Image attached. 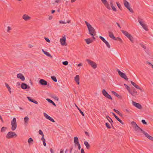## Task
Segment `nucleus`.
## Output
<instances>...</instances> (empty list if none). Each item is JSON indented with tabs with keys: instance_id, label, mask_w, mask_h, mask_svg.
Listing matches in <instances>:
<instances>
[{
	"instance_id": "f8f14e48",
	"label": "nucleus",
	"mask_w": 153,
	"mask_h": 153,
	"mask_svg": "<svg viewBox=\"0 0 153 153\" xmlns=\"http://www.w3.org/2000/svg\"><path fill=\"white\" fill-rule=\"evenodd\" d=\"M39 83L43 85H46L47 84V82L45 80L41 79H40Z\"/></svg>"
},
{
	"instance_id": "f03ea898",
	"label": "nucleus",
	"mask_w": 153,
	"mask_h": 153,
	"mask_svg": "<svg viewBox=\"0 0 153 153\" xmlns=\"http://www.w3.org/2000/svg\"><path fill=\"white\" fill-rule=\"evenodd\" d=\"M131 124L133 126V127L135 131L137 132L140 131L143 133V132H145V131L138 126L135 122L134 121L132 122H131Z\"/></svg>"
},
{
	"instance_id": "aec40b11",
	"label": "nucleus",
	"mask_w": 153,
	"mask_h": 153,
	"mask_svg": "<svg viewBox=\"0 0 153 153\" xmlns=\"http://www.w3.org/2000/svg\"><path fill=\"white\" fill-rule=\"evenodd\" d=\"M21 87L23 89H26L28 88L27 85L26 84L23 83L21 84Z\"/></svg>"
},
{
	"instance_id": "8fccbe9b",
	"label": "nucleus",
	"mask_w": 153,
	"mask_h": 153,
	"mask_svg": "<svg viewBox=\"0 0 153 153\" xmlns=\"http://www.w3.org/2000/svg\"><path fill=\"white\" fill-rule=\"evenodd\" d=\"M106 97L107 98H108L109 99H111V100H112V98L111 97V96L109 94L108 95V96H107V97Z\"/></svg>"
},
{
	"instance_id": "2f4dec72",
	"label": "nucleus",
	"mask_w": 153,
	"mask_h": 153,
	"mask_svg": "<svg viewBox=\"0 0 153 153\" xmlns=\"http://www.w3.org/2000/svg\"><path fill=\"white\" fill-rule=\"evenodd\" d=\"M111 93L113 94L116 97H120V95L117 94L116 92H115V91H111Z\"/></svg>"
},
{
	"instance_id": "774afa93",
	"label": "nucleus",
	"mask_w": 153,
	"mask_h": 153,
	"mask_svg": "<svg viewBox=\"0 0 153 153\" xmlns=\"http://www.w3.org/2000/svg\"><path fill=\"white\" fill-rule=\"evenodd\" d=\"M81 153H85L83 149H81Z\"/></svg>"
},
{
	"instance_id": "2eb2a0df",
	"label": "nucleus",
	"mask_w": 153,
	"mask_h": 153,
	"mask_svg": "<svg viewBox=\"0 0 153 153\" xmlns=\"http://www.w3.org/2000/svg\"><path fill=\"white\" fill-rule=\"evenodd\" d=\"M138 22H139L140 25L143 27V26H144L146 24L144 23V22H143V19L140 18L139 17L138 18Z\"/></svg>"
},
{
	"instance_id": "f704fd0d",
	"label": "nucleus",
	"mask_w": 153,
	"mask_h": 153,
	"mask_svg": "<svg viewBox=\"0 0 153 153\" xmlns=\"http://www.w3.org/2000/svg\"><path fill=\"white\" fill-rule=\"evenodd\" d=\"M51 78L55 82H56L57 81L56 78L54 76H51Z\"/></svg>"
},
{
	"instance_id": "b1692460",
	"label": "nucleus",
	"mask_w": 153,
	"mask_h": 153,
	"mask_svg": "<svg viewBox=\"0 0 153 153\" xmlns=\"http://www.w3.org/2000/svg\"><path fill=\"white\" fill-rule=\"evenodd\" d=\"M121 32L122 33L125 35L127 37H128L129 35H130L127 31H124L123 30H121Z\"/></svg>"
},
{
	"instance_id": "052dcab7",
	"label": "nucleus",
	"mask_w": 153,
	"mask_h": 153,
	"mask_svg": "<svg viewBox=\"0 0 153 153\" xmlns=\"http://www.w3.org/2000/svg\"><path fill=\"white\" fill-rule=\"evenodd\" d=\"M131 83L132 85H133L134 87H135L136 85L135 83H134L133 81H131Z\"/></svg>"
},
{
	"instance_id": "72a5a7b5",
	"label": "nucleus",
	"mask_w": 153,
	"mask_h": 153,
	"mask_svg": "<svg viewBox=\"0 0 153 153\" xmlns=\"http://www.w3.org/2000/svg\"><path fill=\"white\" fill-rule=\"evenodd\" d=\"M59 22L60 24H66L67 23H69L70 22V21H68L67 22H65V21H59Z\"/></svg>"
},
{
	"instance_id": "3c124183",
	"label": "nucleus",
	"mask_w": 153,
	"mask_h": 153,
	"mask_svg": "<svg viewBox=\"0 0 153 153\" xmlns=\"http://www.w3.org/2000/svg\"><path fill=\"white\" fill-rule=\"evenodd\" d=\"M53 98L56 100L58 101L59 100V98L58 97L56 96H53Z\"/></svg>"
},
{
	"instance_id": "6e6d98bb",
	"label": "nucleus",
	"mask_w": 153,
	"mask_h": 153,
	"mask_svg": "<svg viewBox=\"0 0 153 153\" xmlns=\"http://www.w3.org/2000/svg\"><path fill=\"white\" fill-rule=\"evenodd\" d=\"M134 87L137 89L141 90V89L140 88L139 86L137 85H136Z\"/></svg>"
},
{
	"instance_id": "4c0bfd02",
	"label": "nucleus",
	"mask_w": 153,
	"mask_h": 153,
	"mask_svg": "<svg viewBox=\"0 0 153 153\" xmlns=\"http://www.w3.org/2000/svg\"><path fill=\"white\" fill-rule=\"evenodd\" d=\"M133 92H132V93L133 94V95H132L133 96H134V94H137V91L135 90V89L134 88H133Z\"/></svg>"
},
{
	"instance_id": "473e14b6",
	"label": "nucleus",
	"mask_w": 153,
	"mask_h": 153,
	"mask_svg": "<svg viewBox=\"0 0 153 153\" xmlns=\"http://www.w3.org/2000/svg\"><path fill=\"white\" fill-rule=\"evenodd\" d=\"M7 129V127H2L1 130V132H4L5 131L6 129Z\"/></svg>"
},
{
	"instance_id": "0e129e2a",
	"label": "nucleus",
	"mask_w": 153,
	"mask_h": 153,
	"mask_svg": "<svg viewBox=\"0 0 153 153\" xmlns=\"http://www.w3.org/2000/svg\"><path fill=\"white\" fill-rule=\"evenodd\" d=\"M113 1H111L110 2V3L111 5V7H112L113 6Z\"/></svg>"
},
{
	"instance_id": "680f3d73",
	"label": "nucleus",
	"mask_w": 153,
	"mask_h": 153,
	"mask_svg": "<svg viewBox=\"0 0 153 153\" xmlns=\"http://www.w3.org/2000/svg\"><path fill=\"white\" fill-rule=\"evenodd\" d=\"M43 145L44 146H46V142H45V140H44L43 141Z\"/></svg>"
},
{
	"instance_id": "a19ab883",
	"label": "nucleus",
	"mask_w": 153,
	"mask_h": 153,
	"mask_svg": "<svg viewBox=\"0 0 153 153\" xmlns=\"http://www.w3.org/2000/svg\"><path fill=\"white\" fill-rule=\"evenodd\" d=\"M108 93L105 91V89H103L102 90V94L104 95L107 94Z\"/></svg>"
},
{
	"instance_id": "6e6552de",
	"label": "nucleus",
	"mask_w": 153,
	"mask_h": 153,
	"mask_svg": "<svg viewBox=\"0 0 153 153\" xmlns=\"http://www.w3.org/2000/svg\"><path fill=\"white\" fill-rule=\"evenodd\" d=\"M99 38L105 43L107 47L109 48L110 47V46L109 43L104 38L101 36H99Z\"/></svg>"
},
{
	"instance_id": "9d476101",
	"label": "nucleus",
	"mask_w": 153,
	"mask_h": 153,
	"mask_svg": "<svg viewBox=\"0 0 153 153\" xmlns=\"http://www.w3.org/2000/svg\"><path fill=\"white\" fill-rule=\"evenodd\" d=\"M17 77L18 78L20 79L22 81H24L25 80V78L24 76L21 73L18 74Z\"/></svg>"
},
{
	"instance_id": "e433bc0d",
	"label": "nucleus",
	"mask_w": 153,
	"mask_h": 153,
	"mask_svg": "<svg viewBox=\"0 0 153 153\" xmlns=\"http://www.w3.org/2000/svg\"><path fill=\"white\" fill-rule=\"evenodd\" d=\"M143 28L146 31H148V29L147 28V26L146 25H144V26H143Z\"/></svg>"
},
{
	"instance_id": "20e7f679",
	"label": "nucleus",
	"mask_w": 153,
	"mask_h": 153,
	"mask_svg": "<svg viewBox=\"0 0 153 153\" xmlns=\"http://www.w3.org/2000/svg\"><path fill=\"white\" fill-rule=\"evenodd\" d=\"M17 136V134L14 132L13 131L9 132L6 135V137L8 139L13 138Z\"/></svg>"
},
{
	"instance_id": "bb28decb",
	"label": "nucleus",
	"mask_w": 153,
	"mask_h": 153,
	"mask_svg": "<svg viewBox=\"0 0 153 153\" xmlns=\"http://www.w3.org/2000/svg\"><path fill=\"white\" fill-rule=\"evenodd\" d=\"M125 87L128 91V92L131 95H133V94L132 93V92L130 90V87L127 85V86H126V87Z\"/></svg>"
},
{
	"instance_id": "a211bd4d",
	"label": "nucleus",
	"mask_w": 153,
	"mask_h": 153,
	"mask_svg": "<svg viewBox=\"0 0 153 153\" xmlns=\"http://www.w3.org/2000/svg\"><path fill=\"white\" fill-rule=\"evenodd\" d=\"M29 120V117H25L24 119V124L25 125H27L28 124V121Z\"/></svg>"
},
{
	"instance_id": "6ab92c4d",
	"label": "nucleus",
	"mask_w": 153,
	"mask_h": 153,
	"mask_svg": "<svg viewBox=\"0 0 153 153\" xmlns=\"http://www.w3.org/2000/svg\"><path fill=\"white\" fill-rule=\"evenodd\" d=\"M42 51L44 53V54L46 55L48 57H49L51 58H52V56L49 53V52L45 51L43 49L42 50Z\"/></svg>"
},
{
	"instance_id": "5fc2aeb1",
	"label": "nucleus",
	"mask_w": 153,
	"mask_h": 153,
	"mask_svg": "<svg viewBox=\"0 0 153 153\" xmlns=\"http://www.w3.org/2000/svg\"><path fill=\"white\" fill-rule=\"evenodd\" d=\"M110 120H108L109 121V122L111 123V125L112 126V123H113V121L111 118H110Z\"/></svg>"
},
{
	"instance_id": "423d86ee",
	"label": "nucleus",
	"mask_w": 153,
	"mask_h": 153,
	"mask_svg": "<svg viewBox=\"0 0 153 153\" xmlns=\"http://www.w3.org/2000/svg\"><path fill=\"white\" fill-rule=\"evenodd\" d=\"M86 61L87 62L88 64L91 66L93 68L95 69L97 68V65L95 62L88 59H87Z\"/></svg>"
},
{
	"instance_id": "ddd939ff",
	"label": "nucleus",
	"mask_w": 153,
	"mask_h": 153,
	"mask_svg": "<svg viewBox=\"0 0 153 153\" xmlns=\"http://www.w3.org/2000/svg\"><path fill=\"white\" fill-rule=\"evenodd\" d=\"M143 134L145 135V136L147 138H149L151 140L153 141V137L149 135L146 132H143Z\"/></svg>"
},
{
	"instance_id": "ea45409f",
	"label": "nucleus",
	"mask_w": 153,
	"mask_h": 153,
	"mask_svg": "<svg viewBox=\"0 0 153 153\" xmlns=\"http://www.w3.org/2000/svg\"><path fill=\"white\" fill-rule=\"evenodd\" d=\"M105 125L106 126V127L110 129L111 128V127L110 126L109 124L108 123H106Z\"/></svg>"
},
{
	"instance_id": "393cba45",
	"label": "nucleus",
	"mask_w": 153,
	"mask_h": 153,
	"mask_svg": "<svg viewBox=\"0 0 153 153\" xmlns=\"http://www.w3.org/2000/svg\"><path fill=\"white\" fill-rule=\"evenodd\" d=\"M85 41L87 44H89L92 42L93 40L90 38L85 39Z\"/></svg>"
},
{
	"instance_id": "1a4fd4ad",
	"label": "nucleus",
	"mask_w": 153,
	"mask_h": 153,
	"mask_svg": "<svg viewBox=\"0 0 153 153\" xmlns=\"http://www.w3.org/2000/svg\"><path fill=\"white\" fill-rule=\"evenodd\" d=\"M101 1L107 9L109 10L111 9L110 5L106 0H101Z\"/></svg>"
},
{
	"instance_id": "9b49d317",
	"label": "nucleus",
	"mask_w": 153,
	"mask_h": 153,
	"mask_svg": "<svg viewBox=\"0 0 153 153\" xmlns=\"http://www.w3.org/2000/svg\"><path fill=\"white\" fill-rule=\"evenodd\" d=\"M133 105L139 109H141L142 108V106L139 103H136L134 101H132V102Z\"/></svg>"
},
{
	"instance_id": "58836bf2",
	"label": "nucleus",
	"mask_w": 153,
	"mask_h": 153,
	"mask_svg": "<svg viewBox=\"0 0 153 153\" xmlns=\"http://www.w3.org/2000/svg\"><path fill=\"white\" fill-rule=\"evenodd\" d=\"M62 64L65 65H67L68 64V62L67 61L63 62Z\"/></svg>"
},
{
	"instance_id": "69168bd1",
	"label": "nucleus",
	"mask_w": 153,
	"mask_h": 153,
	"mask_svg": "<svg viewBox=\"0 0 153 153\" xmlns=\"http://www.w3.org/2000/svg\"><path fill=\"white\" fill-rule=\"evenodd\" d=\"M44 135L42 136V138H41V140H42V141L44 140H45V139L44 138Z\"/></svg>"
},
{
	"instance_id": "412c9836",
	"label": "nucleus",
	"mask_w": 153,
	"mask_h": 153,
	"mask_svg": "<svg viewBox=\"0 0 153 153\" xmlns=\"http://www.w3.org/2000/svg\"><path fill=\"white\" fill-rule=\"evenodd\" d=\"M74 142L75 146H76V144L79 143V140L77 137H74Z\"/></svg>"
},
{
	"instance_id": "4be33fe9",
	"label": "nucleus",
	"mask_w": 153,
	"mask_h": 153,
	"mask_svg": "<svg viewBox=\"0 0 153 153\" xmlns=\"http://www.w3.org/2000/svg\"><path fill=\"white\" fill-rule=\"evenodd\" d=\"M23 19L25 21L27 20L30 19V17L29 16H28L25 14L23 15L22 16Z\"/></svg>"
},
{
	"instance_id": "864d4df0",
	"label": "nucleus",
	"mask_w": 153,
	"mask_h": 153,
	"mask_svg": "<svg viewBox=\"0 0 153 153\" xmlns=\"http://www.w3.org/2000/svg\"><path fill=\"white\" fill-rule=\"evenodd\" d=\"M116 4H117V6L120 9V7H121V6L120 5V4L119 3H118L117 2H116Z\"/></svg>"
},
{
	"instance_id": "f3484780",
	"label": "nucleus",
	"mask_w": 153,
	"mask_h": 153,
	"mask_svg": "<svg viewBox=\"0 0 153 153\" xmlns=\"http://www.w3.org/2000/svg\"><path fill=\"white\" fill-rule=\"evenodd\" d=\"M74 80L76 82L77 84L79 85V75H76L74 78Z\"/></svg>"
},
{
	"instance_id": "603ef678",
	"label": "nucleus",
	"mask_w": 153,
	"mask_h": 153,
	"mask_svg": "<svg viewBox=\"0 0 153 153\" xmlns=\"http://www.w3.org/2000/svg\"><path fill=\"white\" fill-rule=\"evenodd\" d=\"M147 63L150 66H151L153 69V65L151 63L148 62H147Z\"/></svg>"
},
{
	"instance_id": "bf43d9fd",
	"label": "nucleus",
	"mask_w": 153,
	"mask_h": 153,
	"mask_svg": "<svg viewBox=\"0 0 153 153\" xmlns=\"http://www.w3.org/2000/svg\"><path fill=\"white\" fill-rule=\"evenodd\" d=\"M111 7H112V10L114 11H116L117 10H116V9L115 8V7L114 6H113Z\"/></svg>"
},
{
	"instance_id": "cd10ccee",
	"label": "nucleus",
	"mask_w": 153,
	"mask_h": 153,
	"mask_svg": "<svg viewBox=\"0 0 153 153\" xmlns=\"http://www.w3.org/2000/svg\"><path fill=\"white\" fill-rule=\"evenodd\" d=\"M127 38H128L129 39V40L131 42H134V39L131 35L130 34L129 35Z\"/></svg>"
},
{
	"instance_id": "e2e57ef3",
	"label": "nucleus",
	"mask_w": 153,
	"mask_h": 153,
	"mask_svg": "<svg viewBox=\"0 0 153 153\" xmlns=\"http://www.w3.org/2000/svg\"><path fill=\"white\" fill-rule=\"evenodd\" d=\"M50 120L51 121L53 122H55L54 120L51 117L49 120Z\"/></svg>"
},
{
	"instance_id": "13d9d810",
	"label": "nucleus",
	"mask_w": 153,
	"mask_h": 153,
	"mask_svg": "<svg viewBox=\"0 0 153 153\" xmlns=\"http://www.w3.org/2000/svg\"><path fill=\"white\" fill-rule=\"evenodd\" d=\"M45 40L48 42H50V40L49 39L47 38H45Z\"/></svg>"
},
{
	"instance_id": "a18cd8bd",
	"label": "nucleus",
	"mask_w": 153,
	"mask_h": 153,
	"mask_svg": "<svg viewBox=\"0 0 153 153\" xmlns=\"http://www.w3.org/2000/svg\"><path fill=\"white\" fill-rule=\"evenodd\" d=\"M76 146H78V148L79 150H80L81 149V146L79 143L77 144H76Z\"/></svg>"
},
{
	"instance_id": "0eeeda50",
	"label": "nucleus",
	"mask_w": 153,
	"mask_h": 153,
	"mask_svg": "<svg viewBox=\"0 0 153 153\" xmlns=\"http://www.w3.org/2000/svg\"><path fill=\"white\" fill-rule=\"evenodd\" d=\"M124 6L131 13L133 12V10L130 7V4L126 0H124Z\"/></svg>"
},
{
	"instance_id": "49530a36",
	"label": "nucleus",
	"mask_w": 153,
	"mask_h": 153,
	"mask_svg": "<svg viewBox=\"0 0 153 153\" xmlns=\"http://www.w3.org/2000/svg\"><path fill=\"white\" fill-rule=\"evenodd\" d=\"M141 122L144 124L146 125L147 124V123L146 122L145 120H142L141 121Z\"/></svg>"
},
{
	"instance_id": "de8ad7c7",
	"label": "nucleus",
	"mask_w": 153,
	"mask_h": 153,
	"mask_svg": "<svg viewBox=\"0 0 153 153\" xmlns=\"http://www.w3.org/2000/svg\"><path fill=\"white\" fill-rule=\"evenodd\" d=\"M11 30V28L10 26H8L7 27V31L8 32H9L10 30Z\"/></svg>"
},
{
	"instance_id": "c85d7f7f",
	"label": "nucleus",
	"mask_w": 153,
	"mask_h": 153,
	"mask_svg": "<svg viewBox=\"0 0 153 153\" xmlns=\"http://www.w3.org/2000/svg\"><path fill=\"white\" fill-rule=\"evenodd\" d=\"M109 37L113 39H115V37L114 36L113 34L111 32H109Z\"/></svg>"
},
{
	"instance_id": "338daca9",
	"label": "nucleus",
	"mask_w": 153,
	"mask_h": 153,
	"mask_svg": "<svg viewBox=\"0 0 153 153\" xmlns=\"http://www.w3.org/2000/svg\"><path fill=\"white\" fill-rule=\"evenodd\" d=\"M50 151L51 152V153H54V151L51 148L50 149Z\"/></svg>"
},
{
	"instance_id": "39448f33",
	"label": "nucleus",
	"mask_w": 153,
	"mask_h": 153,
	"mask_svg": "<svg viewBox=\"0 0 153 153\" xmlns=\"http://www.w3.org/2000/svg\"><path fill=\"white\" fill-rule=\"evenodd\" d=\"M116 71L118 72L119 74L121 77L124 79L126 80H128V78L127 77L125 74L122 73L118 69H117Z\"/></svg>"
},
{
	"instance_id": "c756f323",
	"label": "nucleus",
	"mask_w": 153,
	"mask_h": 153,
	"mask_svg": "<svg viewBox=\"0 0 153 153\" xmlns=\"http://www.w3.org/2000/svg\"><path fill=\"white\" fill-rule=\"evenodd\" d=\"M44 116L47 119L49 120L50 118L51 117L49 116L48 115L45 113H43Z\"/></svg>"
},
{
	"instance_id": "09e8293b",
	"label": "nucleus",
	"mask_w": 153,
	"mask_h": 153,
	"mask_svg": "<svg viewBox=\"0 0 153 153\" xmlns=\"http://www.w3.org/2000/svg\"><path fill=\"white\" fill-rule=\"evenodd\" d=\"M140 45L144 49H146V47L143 44H140Z\"/></svg>"
},
{
	"instance_id": "4d7b16f0",
	"label": "nucleus",
	"mask_w": 153,
	"mask_h": 153,
	"mask_svg": "<svg viewBox=\"0 0 153 153\" xmlns=\"http://www.w3.org/2000/svg\"><path fill=\"white\" fill-rule=\"evenodd\" d=\"M46 100L50 103H51L52 102V101L49 99L47 98Z\"/></svg>"
},
{
	"instance_id": "7c9ffc66",
	"label": "nucleus",
	"mask_w": 153,
	"mask_h": 153,
	"mask_svg": "<svg viewBox=\"0 0 153 153\" xmlns=\"http://www.w3.org/2000/svg\"><path fill=\"white\" fill-rule=\"evenodd\" d=\"M28 142L29 144H32L33 142V140L31 137L29 138Z\"/></svg>"
},
{
	"instance_id": "f257e3e1",
	"label": "nucleus",
	"mask_w": 153,
	"mask_h": 153,
	"mask_svg": "<svg viewBox=\"0 0 153 153\" xmlns=\"http://www.w3.org/2000/svg\"><path fill=\"white\" fill-rule=\"evenodd\" d=\"M85 23L88 29L89 34H90L91 36H93V38L95 39V38L94 37V36L96 34L95 30L94 27L90 25L89 23H88L87 21H85Z\"/></svg>"
},
{
	"instance_id": "37998d69",
	"label": "nucleus",
	"mask_w": 153,
	"mask_h": 153,
	"mask_svg": "<svg viewBox=\"0 0 153 153\" xmlns=\"http://www.w3.org/2000/svg\"><path fill=\"white\" fill-rule=\"evenodd\" d=\"M5 85L6 87L8 89V90H9V89H11L10 88V87L8 84L5 83Z\"/></svg>"
},
{
	"instance_id": "c03bdc74",
	"label": "nucleus",
	"mask_w": 153,
	"mask_h": 153,
	"mask_svg": "<svg viewBox=\"0 0 153 153\" xmlns=\"http://www.w3.org/2000/svg\"><path fill=\"white\" fill-rule=\"evenodd\" d=\"M113 110L117 113L118 114H120V112L118 111L117 110L115 109H113Z\"/></svg>"
},
{
	"instance_id": "79ce46f5",
	"label": "nucleus",
	"mask_w": 153,
	"mask_h": 153,
	"mask_svg": "<svg viewBox=\"0 0 153 153\" xmlns=\"http://www.w3.org/2000/svg\"><path fill=\"white\" fill-rule=\"evenodd\" d=\"M39 133L40 134L42 135V136L44 135L43 133V132L41 130H39Z\"/></svg>"
},
{
	"instance_id": "a878e982",
	"label": "nucleus",
	"mask_w": 153,
	"mask_h": 153,
	"mask_svg": "<svg viewBox=\"0 0 153 153\" xmlns=\"http://www.w3.org/2000/svg\"><path fill=\"white\" fill-rule=\"evenodd\" d=\"M84 144L86 148L88 149H89L90 147V146L88 142L87 141H85L84 142Z\"/></svg>"
},
{
	"instance_id": "4468645a",
	"label": "nucleus",
	"mask_w": 153,
	"mask_h": 153,
	"mask_svg": "<svg viewBox=\"0 0 153 153\" xmlns=\"http://www.w3.org/2000/svg\"><path fill=\"white\" fill-rule=\"evenodd\" d=\"M111 114L114 116L115 118L122 124H124V123L122 122V121L121 120H120L114 113L111 112Z\"/></svg>"
},
{
	"instance_id": "c9c22d12",
	"label": "nucleus",
	"mask_w": 153,
	"mask_h": 153,
	"mask_svg": "<svg viewBox=\"0 0 153 153\" xmlns=\"http://www.w3.org/2000/svg\"><path fill=\"white\" fill-rule=\"evenodd\" d=\"M76 106L77 107V108L78 109L79 111L80 112V113L82 114V115L83 116H84V114L83 113V112L82 111H81V109L79 108L76 105Z\"/></svg>"
},
{
	"instance_id": "dca6fc26",
	"label": "nucleus",
	"mask_w": 153,
	"mask_h": 153,
	"mask_svg": "<svg viewBox=\"0 0 153 153\" xmlns=\"http://www.w3.org/2000/svg\"><path fill=\"white\" fill-rule=\"evenodd\" d=\"M66 38L65 36L63 37L61 39L60 41L62 45H64L65 44Z\"/></svg>"
},
{
	"instance_id": "7ed1b4c3",
	"label": "nucleus",
	"mask_w": 153,
	"mask_h": 153,
	"mask_svg": "<svg viewBox=\"0 0 153 153\" xmlns=\"http://www.w3.org/2000/svg\"><path fill=\"white\" fill-rule=\"evenodd\" d=\"M12 126L11 129L12 131H14L17 127L16 120L15 118H13L11 122Z\"/></svg>"
},
{
	"instance_id": "5701e85b",
	"label": "nucleus",
	"mask_w": 153,
	"mask_h": 153,
	"mask_svg": "<svg viewBox=\"0 0 153 153\" xmlns=\"http://www.w3.org/2000/svg\"><path fill=\"white\" fill-rule=\"evenodd\" d=\"M27 97V99L30 102H33L36 104H37L38 103V102L34 100L31 99V98L30 97Z\"/></svg>"
}]
</instances>
